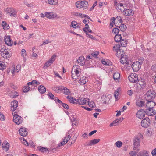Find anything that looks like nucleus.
I'll list each match as a JSON object with an SVG mask.
<instances>
[{"mask_svg":"<svg viewBox=\"0 0 156 156\" xmlns=\"http://www.w3.org/2000/svg\"><path fill=\"white\" fill-rule=\"evenodd\" d=\"M156 97V93L153 90H150L146 93L145 98L146 100H153Z\"/></svg>","mask_w":156,"mask_h":156,"instance_id":"f257e3e1","label":"nucleus"},{"mask_svg":"<svg viewBox=\"0 0 156 156\" xmlns=\"http://www.w3.org/2000/svg\"><path fill=\"white\" fill-rule=\"evenodd\" d=\"M76 7L79 8H84V9H86L88 6V2L86 1H77L76 3Z\"/></svg>","mask_w":156,"mask_h":156,"instance_id":"f03ea898","label":"nucleus"},{"mask_svg":"<svg viewBox=\"0 0 156 156\" xmlns=\"http://www.w3.org/2000/svg\"><path fill=\"white\" fill-rule=\"evenodd\" d=\"M56 57V55L55 54L53 55L51 58L45 63L43 68V69H47L51 66L55 60Z\"/></svg>","mask_w":156,"mask_h":156,"instance_id":"7ed1b4c3","label":"nucleus"},{"mask_svg":"<svg viewBox=\"0 0 156 156\" xmlns=\"http://www.w3.org/2000/svg\"><path fill=\"white\" fill-rule=\"evenodd\" d=\"M128 78L131 82L136 83L138 80V75L135 73H132L128 76Z\"/></svg>","mask_w":156,"mask_h":156,"instance_id":"20e7f679","label":"nucleus"},{"mask_svg":"<svg viewBox=\"0 0 156 156\" xmlns=\"http://www.w3.org/2000/svg\"><path fill=\"white\" fill-rule=\"evenodd\" d=\"M127 7V5L126 4H123L121 3H118L117 7L116 8L117 10L119 12H123Z\"/></svg>","mask_w":156,"mask_h":156,"instance_id":"39448f33","label":"nucleus"},{"mask_svg":"<svg viewBox=\"0 0 156 156\" xmlns=\"http://www.w3.org/2000/svg\"><path fill=\"white\" fill-rule=\"evenodd\" d=\"M141 62L138 61L134 62L132 65V67L134 72H137L141 67Z\"/></svg>","mask_w":156,"mask_h":156,"instance_id":"423d86ee","label":"nucleus"},{"mask_svg":"<svg viewBox=\"0 0 156 156\" xmlns=\"http://www.w3.org/2000/svg\"><path fill=\"white\" fill-rule=\"evenodd\" d=\"M150 119L146 117L143 119L141 122V126L144 128H147L150 124Z\"/></svg>","mask_w":156,"mask_h":156,"instance_id":"0eeeda50","label":"nucleus"},{"mask_svg":"<svg viewBox=\"0 0 156 156\" xmlns=\"http://www.w3.org/2000/svg\"><path fill=\"white\" fill-rule=\"evenodd\" d=\"M5 11L7 14H9L11 16L15 17L16 16V11L12 8H7L5 9Z\"/></svg>","mask_w":156,"mask_h":156,"instance_id":"6e6552de","label":"nucleus"},{"mask_svg":"<svg viewBox=\"0 0 156 156\" xmlns=\"http://www.w3.org/2000/svg\"><path fill=\"white\" fill-rule=\"evenodd\" d=\"M13 121L16 124L19 125L22 122V118L17 114H15L13 115Z\"/></svg>","mask_w":156,"mask_h":156,"instance_id":"1a4fd4ad","label":"nucleus"},{"mask_svg":"<svg viewBox=\"0 0 156 156\" xmlns=\"http://www.w3.org/2000/svg\"><path fill=\"white\" fill-rule=\"evenodd\" d=\"M133 150H135L139 146L140 140L138 137H135L133 140Z\"/></svg>","mask_w":156,"mask_h":156,"instance_id":"9d476101","label":"nucleus"},{"mask_svg":"<svg viewBox=\"0 0 156 156\" xmlns=\"http://www.w3.org/2000/svg\"><path fill=\"white\" fill-rule=\"evenodd\" d=\"M100 140V139H94L93 140H90L89 142H86L85 144V146H91L92 145H95L98 143Z\"/></svg>","mask_w":156,"mask_h":156,"instance_id":"9b49d317","label":"nucleus"},{"mask_svg":"<svg viewBox=\"0 0 156 156\" xmlns=\"http://www.w3.org/2000/svg\"><path fill=\"white\" fill-rule=\"evenodd\" d=\"M146 112L143 109L139 110L136 114V117L140 119H143L145 117Z\"/></svg>","mask_w":156,"mask_h":156,"instance_id":"f8f14e48","label":"nucleus"},{"mask_svg":"<svg viewBox=\"0 0 156 156\" xmlns=\"http://www.w3.org/2000/svg\"><path fill=\"white\" fill-rule=\"evenodd\" d=\"M125 9H126L123 12V14L124 15L131 16L133 15L134 12L131 9H128L127 7Z\"/></svg>","mask_w":156,"mask_h":156,"instance_id":"ddd939ff","label":"nucleus"},{"mask_svg":"<svg viewBox=\"0 0 156 156\" xmlns=\"http://www.w3.org/2000/svg\"><path fill=\"white\" fill-rule=\"evenodd\" d=\"M89 100L87 98H85L79 97L77 101V104L78 103L80 105H85L87 103H88V100Z\"/></svg>","mask_w":156,"mask_h":156,"instance_id":"4468645a","label":"nucleus"},{"mask_svg":"<svg viewBox=\"0 0 156 156\" xmlns=\"http://www.w3.org/2000/svg\"><path fill=\"white\" fill-rule=\"evenodd\" d=\"M147 102L146 104L147 108H153L156 105V103L153 101V100H146Z\"/></svg>","mask_w":156,"mask_h":156,"instance_id":"2eb2a0df","label":"nucleus"},{"mask_svg":"<svg viewBox=\"0 0 156 156\" xmlns=\"http://www.w3.org/2000/svg\"><path fill=\"white\" fill-rule=\"evenodd\" d=\"M153 108H147L145 110V112L146 114H147L148 115L152 116L155 115L156 114L155 111L154 110Z\"/></svg>","mask_w":156,"mask_h":156,"instance_id":"dca6fc26","label":"nucleus"},{"mask_svg":"<svg viewBox=\"0 0 156 156\" xmlns=\"http://www.w3.org/2000/svg\"><path fill=\"white\" fill-rule=\"evenodd\" d=\"M5 44L8 46H11L12 45L13 41L11 40L10 36H8L5 38Z\"/></svg>","mask_w":156,"mask_h":156,"instance_id":"f3484780","label":"nucleus"},{"mask_svg":"<svg viewBox=\"0 0 156 156\" xmlns=\"http://www.w3.org/2000/svg\"><path fill=\"white\" fill-rule=\"evenodd\" d=\"M70 138L71 136L70 135H68L67 136H66L64 139L62 140L61 144L58 145V146L60 147L61 146L64 145L70 140Z\"/></svg>","mask_w":156,"mask_h":156,"instance_id":"a211bd4d","label":"nucleus"},{"mask_svg":"<svg viewBox=\"0 0 156 156\" xmlns=\"http://www.w3.org/2000/svg\"><path fill=\"white\" fill-rule=\"evenodd\" d=\"M77 61L78 63L82 66L84 65L85 63V60L83 56L80 57Z\"/></svg>","mask_w":156,"mask_h":156,"instance_id":"6ab92c4d","label":"nucleus"},{"mask_svg":"<svg viewBox=\"0 0 156 156\" xmlns=\"http://www.w3.org/2000/svg\"><path fill=\"white\" fill-rule=\"evenodd\" d=\"M45 16L49 19H54L57 17V15L54 14L52 12H46L45 13Z\"/></svg>","mask_w":156,"mask_h":156,"instance_id":"aec40b11","label":"nucleus"},{"mask_svg":"<svg viewBox=\"0 0 156 156\" xmlns=\"http://www.w3.org/2000/svg\"><path fill=\"white\" fill-rule=\"evenodd\" d=\"M19 133L20 135L23 136H26L28 133L26 129L24 128H20L19 130Z\"/></svg>","mask_w":156,"mask_h":156,"instance_id":"412c9836","label":"nucleus"},{"mask_svg":"<svg viewBox=\"0 0 156 156\" xmlns=\"http://www.w3.org/2000/svg\"><path fill=\"white\" fill-rule=\"evenodd\" d=\"M72 77L73 79H76L80 76V73L73 70H72Z\"/></svg>","mask_w":156,"mask_h":156,"instance_id":"4be33fe9","label":"nucleus"},{"mask_svg":"<svg viewBox=\"0 0 156 156\" xmlns=\"http://www.w3.org/2000/svg\"><path fill=\"white\" fill-rule=\"evenodd\" d=\"M121 57L120 62L121 63L124 64L127 62V61L128 60V57L126 55H124Z\"/></svg>","mask_w":156,"mask_h":156,"instance_id":"5701e85b","label":"nucleus"},{"mask_svg":"<svg viewBox=\"0 0 156 156\" xmlns=\"http://www.w3.org/2000/svg\"><path fill=\"white\" fill-rule=\"evenodd\" d=\"M137 156H149L148 151L146 150H143L140 152Z\"/></svg>","mask_w":156,"mask_h":156,"instance_id":"b1692460","label":"nucleus"},{"mask_svg":"<svg viewBox=\"0 0 156 156\" xmlns=\"http://www.w3.org/2000/svg\"><path fill=\"white\" fill-rule=\"evenodd\" d=\"M88 80L87 77L83 76L79 80V83L81 85H83L85 84Z\"/></svg>","mask_w":156,"mask_h":156,"instance_id":"393cba45","label":"nucleus"},{"mask_svg":"<svg viewBox=\"0 0 156 156\" xmlns=\"http://www.w3.org/2000/svg\"><path fill=\"white\" fill-rule=\"evenodd\" d=\"M1 55L3 57L6 58H8L10 57V54L7 50L4 51V53L1 54Z\"/></svg>","mask_w":156,"mask_h":156,"instance_id":"a878e982","label":"nucleus"},{"mask_svg":"<svg viewBox=\"0 0 156 156\" xmlns=\"http://www.w3.org/2000/svg\"><path fill=\"white\" fill-rule=\"evenodd\" d=\"M70 27H72L74 28H79L80 26L79 24L76 21H73L71 22Z\"/></svg>","mask_w":156,"mask_h":156,"instance_id":"bb28decb","label":"nucleus"},{"mask_svg":"<svg viewBox=\"0 0 156 156\" xmlns=\"http://www.w3.org/2000/svg\"><path fill=\"white\" fill-rule=\"evenodd\" d=\"M39 92L42 94L44 93L46 91V88L43 86L40 85L38 87Z\"/></svg>","mask_w":156,"mask_h":156,"instance_id":"cd10ccee","label":"nucleus"},{"mask_svg":"<svg viewBox=\"0 0 156 156\" xmlns=\"http://www.w3.org/2000/svg\"><path fill=\"white\" fill-rule=\"evenodd\" d=\"M67 98L69 100L70 103L73 104H77L76 100L75 99H74L71 96L69 95L67 96Z\"/></svg>","mask_w":156,"mask_h":156,"instance_id":"c85d7f7f","label":"nucleus"},{"mask_svg":"<svg viewBox=\"0 0 156 156\" xmlns=\"http://www.w3.org/2000/svg\"><path fill=\"white\" fill-rule=\"evenodd\" d=\"M12 107L13 108V109H12L13 111L15 110L18 106V101L15 100L13 101L11 103Z\"/></svg>","mask_w":156,"mask_h":156,"instance_id":"c756f323","label":"nucleus"},{"mask_svg":"<svg viewBox=\"0 0 156 156\" xmlns=\"http://www.w3.org/2000/svg\"><path fill=\"white\" fill-rule=\"evenodd\" d=\"M63 86H60L59 87H55L53 88V90L55 92L58 93L60 91L62 90V89H64Z\"/></svg>","mask_w":156,"mask_h":156,"instance_id":"7c9ffc66","label":"nucleus"},{"mask_svg":"<svg viewBox=\"0 0 156 156\" xmlns=\"http://www.w3.org/2000/svg\"><path fill=\"white\" fill-rule=\"evenodd\" d=\"M72 70L76 72H79L80 73L81 71L80 66L79 65H74Z\"/></svg>","mask_w":156,"mask_h":156,"instance_id":"2f4dec72","label":"nucleus"},{"mask_svg":"<svg viewBox=\"0 0 156 156\" xmlns=\"http://www.w3.org/2000/svg\"><path fill=\"white\" fill-rule=\"evenodd\" d=\"M9 144L8 143H6L5 144H2V149L4 151L6 152L8 151L9 147Z\"/></svg>","mask_w":156,"mask_h":156,"instance_id":"473e14b6","label":"nucleus"},{"mask_svg":"<svg viewBox=\"0 0 156 156\" xmlns=\"http://www.w3.org/2000/svg\"><path fill=\"white\" fill-rule=\"evenodd\" d=\"M122 37L120 34H117L114 37L115 41L117 42L120 41Z\"/></svg>","mask_w":156,"mask_h":156,"instance_id":"72a5a7b5","label":"nucleus"},{"mask_svg":"<svg viewBox=\"0 0 156 156\" xmlns=\"http://www.w3.org/2000/svg\"><path fill=\"white\" fill-rule=\"evenodd\" d=\"M121 26L119 27H118L119 28L120 31L124 32L126 29L127 27L126 25L124 24H121Z\"/></svg>","mask_w":156,"mask_h":156,"instance_id":"f704fd0d","label":"nucleus"},{"mask_svg":"<svg viewBox=\"0 0 156 156\" xmlns=\"http://www.w3.org/2000/svg\"><path fill=\"white\" fill-rule=\"evenodd\" d=\"M136 83L140 85L141 87H144L146 85V83L144 80H143V81L138 80V81Z\"/></svg>","mask_w":156,"mask_h":156,"instance_id":"c9c22d12","label":"nucleus"},{"mask_svg":"<svg viewBox=\"0 0 156 156\" xmlns=\"http://www.w3.org/2000/svg\"><path fill=\"white\" fill-rule=\"evenodd\" d=\"M37 147L38 150L42 152H44L46 151V150H48L46 148L41 146H37Z\"/></svg>","mask_w":156,"mask_h":156,"instance_id":"e433bc0d","label":"nucleus"},{"mask_svg":"<svg viewBox=\"0 0 156 156\" xmlns=\"http://www.w3.org/2000/svg\"><path fill=\"white\" fill-rule=\"evenodd\" d=\"M48 2L49 4L51 5H55L58 3L57 0H48Z\"/></svg>","mask_w":156,"mask_h":156,"instance_id":"4c0bfd02","label":"nucleus"},{"mask_svg":"<svg viewBox=\"0 0 156 156\" xmlns=\"http://www.w3.org/2000/svg\"><path fill=\"white\" fill-rule=\"evenodd\" d=\"M2 25L3 27V29L5 30H6L9 28V26L7 24L5 21H3Z\"/></svg>","mask_w":156,"mask_h":156,"instance_id":"58836bf2","label":"nucleus"},{"mask_svg":"<svg viewBox=\"0 0 156 156\" xmlns=\"http://www.w3.org/2000/svg\"><path fill=\"white\" fill-rule=\"evenodd\" d=\"M113 77L115 80H119L120 77V74L118 73H115L114 74Z\"/></svg>","mask_w":156,"mask_h":156,"instance_id":"ea45409f","label":"nucleus"},{"mask_svg":"<svg viewBox=\"0 0 156 156\" xmlns=\"http://www.w3.org/2000/svg\"><path fill=\"white\" fill-rule=\"evenodd\" d=\"M120 48V45L119 44H118L115 45L113 47V50L114 51H115L116 52L119 51Z\"/></svg>","mask_w":156,"mask_h":156,"instance_id":"a19ab883","label":"nucleus"},{"mask_svg":"<svg viewBox=\"0 0 156 156\" xmlns=\"http://www.w3.org/2000/svg\"><path fill=\"white\" fill-rule=\"evenodd\" d=\"M112 22L110 23V26L112 27H113V24H114L115 26L117 27H119V26L117 25V23H115V18L114 17H112L111 18Z\"/></svg>","mask_w":156,"mask_h":156,"instance_id":"79ce46f5","label":"nucleus"},{"mask_svg":"<svg viewBox=\"0 0 156 156\" xmlns=\"http://www.w3.org/2000/svg\"><path fill=\"white\" fill-rule=\"evenodd\" d=\"M120 41L121 44L122 46L125 47L127 45L126 40L124 39H121Z\"/></svg>","mask_w":156,"mask_h":156,"instance_id":"37998d69","label":"nucleus"},{"mask_svg":"<svg viewBox=\"0 0 156 156\" xmlns=\"http://www.w3.org/2000/svg\"><path fill=\"white\" fill-rule=\"evenodd\" d=\"M5 68V63L2 61H0V70H3Z\"/></svg>","mask_w":156,"mask_h":156,"instance_id":"c03bdc74","label":"nucleus"},{"mask_svg":"<svg viewBox=\"0 0 156 156\" xmlns=\"http://www.w3.org/2000/svg\"><path fill=\"white\" fill-rule=\"evenodd\" d=\"M64 89H62V90H64V94L66 95H69V94L70 93V92L69 91V90L67 88L63 86V87Z\"/></svg>","mask_w":156,"mask_h":156,"instance_id":"a18cd8bd","label":"nucleus"},{"mask_svg":"<svg viewBox=\"0 0 156 156\" xmlns=\"http://www.w3.org/2000/svg\"><path fill=\"white\" fill-rule=\"evenodd\" d=\"M136 105L139 107H142L144 105V102L143 101H138L136 102Z\"/></svg>","mask_w":156,"mask_h":156,"instance_id":"49530a36","label":"nucleus"},{"mask_svg":"<svg viewBox=\"0 0 156 156\" xmlns=\"http://www.w3.org/2000/svg\"><path fill=\"white\" fill-rule=\"evenodd\" d=\"M116 55L118 57L122 56L123 54V51H122V52L121 51V49L119 50L117 52H116Z\"/></svg>","mask_w":156,"mask_h":156,"instance_id":"de8ad7c7","label":"nucleus"},{"mask_svg":"<svg viewBox=\"0 0 156 156\" xmlns=\"http://www.w3.org/2000/svg\"><path fill=\"white\" fill-rule=\"evenodd\" d=\"M115 145L118 148H120L122 145V143L120 141H117L115 143Z\"/></svg>","mask_w":156,"mask_h":156,"instance_id":"09e8293b","label":"nucleus"},{"mask_svg":"<svg viewBox=\"0 0 156 156\" xmlns=\"http://www.w3.org/2000/svg\"><path fill=\"white\" fill-rule=\"evenodd\" d=\"M30 88V87L28 86H25L24 87L23 89V91L24 92H28Z\"/></svg>","mask_w":156,"mask_h":156,"instance_id":"8fccbe9b","label":"nucleus"},{"mask_svg":"<svg viewBox=\"0 0 156 156\" xmlns=\"http://www.w3.org/2000/svg\"><path fill=\"white\" fill-rule=\"evenodd\" d=\"M73 15L76 17H80L82 18H83V16H82V14L78 12H74L73 13Z\"/></svg>","mask_w":156,"mask_h":156,"instance_id":"3c124183","label":"nucleus"},{"mask_svg":"<svg viewBox=\"0 0 156 156\" xmlns=\"http://www.w3.org/2000/svg\"><path fill=\"white\" fill-rule=\"evenodd\" d=\"M88 103L89 106L91 107H94L95 106V103L94 101L89 102L88 100Z\"/></svg>","mask_w":156,"mask_h":156,"instance_id":"603ef678","label":"nucleus"},{"mask_svg":"<svg viewBox=\"0 0 156 156\" xmlns=\"http://www.w3.org/2000/svg\"><path fill=\"white\" fill-rule=\"evenodd\" d=\"M119 89H117L114 92V96L115 97L116 100L118 99L117 96H118L119 94Z\"/></svg>","mask_w":156,"mask_h":156,"instance_id":"864d4df0","label":"nucleus"},{"mask_svg":"<svg viewBox=\"0 0 156 156\" xmlns=\"http://www.w3.org/2000/svg\"><path fill=\"white\" fill-rule=\"evenodd\" d=\"M99 52L98 51H95L93 52L91 54V55L93 56L95 58H97L99 54Z\"/></svg>","mask_w":156,"mask_h":156,"instance_id":"5fc2aeb1","label":"nucleus"},{"mask_svg":"<svg viewBox=\"0 0 156 156\" xmlns=\"http://www.w3.org/2000/svg\"><path fill=\"white\" fill-rule=\"evenodd\" d=\"M118 20V22L119 23L122 24V20L121 17L120 16H117L116 18H115V20Z\"/></svg>","mask_w":156,"mask_h":156,"instance_id":"6e6d98bb","label":"nucleus"},{"mask_svg":"<svg viewBox=\"0 0 156 156\" xmlns=\"http://www.w3.org/2000/svg\"><path fill=\"white\" fill-rule=\"evenodd\" d=\"M119 31H120L119 28V29L118 28H115L112 30V32L115 34H118V33Z\"/></svg>","mask_w":156,"mask_h":156,"instance_id":"4d7b16f0","label":"nucleus"},{"mask_svg":"<svg viewBox=\"0 0 156 156\" xmlns=\"http://www.w3.org/2000/svg\"><path fill=\"white\" fill-rule=\"evenodd\" d=\"M108 61L107 59H104L101 61V62L102 64L105 65H109V64L108 62H107Z\"/></svg>","mask_w":156,"mask_h":156,"instance_id":"13d9d810","label":"nucleus"},{"mask_svg":"<svg viewBox=\"0 0 156 156\" xmlns=\"http://www.w3.org/2000/svg\"><path fill=\"white\" fill-rule=\"evenodd\" d=\"M137 153V152L131 151L129 152V154L130 155V156H136Z\"/></svg>","mask_w":156,"mask_h":156,"instance_id":"bf43d9fd","label":"nucleus"},{"mask_svg":"<svg viewBox=\"0 0 156 156\" xmlns=\"http://www.w3.org/2000/svg\"><path fill=\"white\" fill-rule=\"evenodd\" d=\"M21 55L24 58H25V57H24V56L26 55V50L24 49H22L21 50Z\"/></svg>","mask_w":156,"mask_h":156,"instance_id":"052dcab7","label":"nucleus"},{"mask_svg":"<svg viewBox=\"0 0 156 156\" xmlns=\"http://www.w3.org/2000/svg\"><path fill=\"white\" fill-rule=\"evenodd\" d=\"M5 118L4 115L0 112V120L1 121H4L5 120Z\"/></svg>","mask_w":156,"mask_h":156,"instance_id":"680f3d73","label":"nucleus"},{"mask_svg":"<svg viewBox=\"0 0 156 156\" xmlns=\"http://www.w3.org/2000/svg\"><path fill=\"white\" fill-rule=\"evenodd\" d=\"M62 107L64 108H65L66 109H69V106L67 104L63 103H62Z\"/></svg>","mask_w":156,"mask_h":156,"instance_id":"e2e57ef3","label":"nucleus"},{"mask_svg":"<svg viewBox=\"0 0 156 156\" xmlns=\"http://www.w3.org/2000/svg\"><path fill=\"white\" fill-rule=\"evenodd\" d=\"M31 83H32V85H34L35 84L39 85L40 84L39 82L37 81L36 80H33L31 82Z\"/></svg>","mask_w":156,"mask_h":156,"instance_id":"0e129e2a","label":"nucleus"},{"mask_svg":"<svg viewBox=\"0 0 156 156\" xmlns=\"http://www.w3.org/2000/svg\"><path fill=\"white\" fill-rule=\"evenodd\" d=\"M151 153L153 156H156V148L153 149Z\"/></svg>","mask_w":156,"mask_h":156,"instance_id":"69168bd1","label":"nucleus"},{"mask_svg":"<svg viewBox=\"0 0 156 156\" xmlns=\"http://www.w3.org/2000/svg\"><path fill=\"white\" fill-rule=\"evenodd\" d=\"M48 96L50 98L52 99H54V95L51 93H49Z\"/></svg>","mask_w":156,"mask_h":156,"instance_id":"338daca9","label":"nucleus"},{"mask_svg":"<svg viewBox=\"0 0 156 156\" xmlns=\"http://www.w3.org/2000/svg\"><path fill=\"white\" fill-rule=\"evenodd\" d=\"M21 67L20 66L17 65L16 67V71L17 72H18L20 70Z\"/></svg>","mask_w":156,"mask_h":156,"instance_id":"774afa93","label":"nucleus"}]
</instances>
